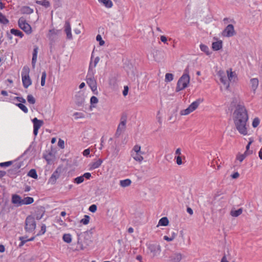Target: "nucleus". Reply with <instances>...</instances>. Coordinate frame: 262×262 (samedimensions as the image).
I'll return each instance as SVG.
<instances>
[{
  "mask_svg": "<svg viewBox=\"0 0 262 262\" xmlns=\"http://www.w3.org/2000/svg\"><path fill=\"white\" fill-rule=\"evenodd\" d=\"M30 69L27 66L23 68L21 72V79L23 86L27 89L32 84V80L29 76Z\"/></svg>",
  "mask_w": 262,
  "mask_h": 262,
  "instance_id": "4",
  "label": "nucleus"
},
{
  "mask_svg": "<svg viewBox=\"0 0 262 262\" xmlns=\"http://www.w3.org/2000/svg\"><path fill=\"white\" fill-rule=\"evenodd\" d=\"M235 34V31L232 25H228L223 30L222 35L223 36L230 37Z\"/></svg>",
  "mask_w": 262,
  "mask_h": 262,
  "instance_id": "10",
  "label": "nucleus"
},
{
  "mask_svg": "<svg viewBox=\"0 0 262 262\" xmlns=\"http://www.w3.org/2000/svg\"><path fill=\"white\" fill-rule=\"evenodd\" d=\"M83 177L82 176L78 177L74 179V182L77 184H81L84 181Z\"/></svg>",
  "mask_w": 262,
  "mask_h": 262,
  "instance_id": "41",
  "label": "nucleus"
},
{
  "mask_svg": "<svg viewBox=\"0 0 262 262\" xmlns=\"http://www.w3.org/2000/svg\"><path fill=\"white\" fill-rule=\"evenodd\" d=\"M61 169L58 167L56 170L53 173L49 180V183L54 184L56 183L57 179L59 177Z\"/></svg>",
  "mask_w": 262,
  "mask_h": 262,
  "instance_id": "13",
  "label": "nucleus"
},
{
  "mask_svg": "<svg viewBox=\"0 0 262 262\" xmlns=\"http://www.w3.org/2000/svg\"><path fill=\"white\" fill-rule=\"evenodd\" d=\"M38 48L37 46H35L33 49V56L32 59V64L33 68H35L37 58V54H38Z\"/></svg>",
  "mask_w": 262,
  "mask_h": 262,
  "instance_id": "19",
  "label": "nucleus"
},
{
  "mask_svg": "<svg viewBox=\"0 0 262 262\" xmlns=\"http://www.w3.org/2000/svg\"><path fill=\"white\" fill-rule=\"evenodd\" d=\"M98 2L102 4L105 7L110 8L113 7V3L111 0H98Z\"/></svg>",
  "mask_w": 262,
  "mask_h": 262,
  "instance_id": "25",
  "label": "nucleus"
},
{
  "mask_svg": "<svg viewBox=\"0 0 262 262\" xmlns=\"http://www.w3.org/2000/svg\"><path fill=\"white\" fill-rule=\"evenodd\" d=\"M46 77H47L46 72L45 71H44L42 73L41 77V85L42 86H43L45 85Z\"/></svg>",
  "mask_w": 262,
  "mask_h": 262,
  "instance_id": "37",
  "label": "nucleus"
},
{
  "mask_svg": "<svg viewBox=\"0 0 262 262\" xmlns=\"http://www.w3.org/2000/svg\"><path fill=\"white\" fill-rule=\"evenodd\" d=\"M96 40L99 42L100 46H103L104 44V41L102 39L100 35L98 34L97 35Z\"/></svg>",
  "mask_w": 262,
  "mask_h": 262,
  "instance_id": "49",
  "label": "nucleus"
},
{
  "mask_svg": "<svg viewBox=\"0 0 262 262\" xmlns=\"http://www.w3.org/2000/svg\"><path fill=\"white\" fill-rule=\"evenodd\" d=\"M16 105L17 106H18L25 113H27L28 112V110L27 107L23 103H16Z\"/></svg>",
  "mask_w": 262,
  "mask_h": 262,
  "instance_id": "35",
  "label": "nucleus"
},
{
  "mask_svg": "<svg viewBox=\"0 0 262 262\" xmlns=\"http://www.w3.org/2000/svg\"><path fill=\"white\" fill-rule=\"evenodd\" d=\"M21 12L23 13L31 14V13H33V10L32 9L30 8L29 7L26 6V7H24L21 9Z\"/></svg>",
  "mask_w": 262,
  "mask_h": 262,
  "instance_id": "32",
  "label": "nucleus"
},
{
  "mask_svg": "<svg viewBox=\"0 0 262 262\" xmlns=\"http://www.w3.org/2000/svg\"><path fill=\"white\" fill-rule=\"evenodd\" d=\"M251 87L254 92H255L258 88L259 81L257 78H252L250 80Z\"/></svg>",
  "mask_w": 262,
  "mask_h": 262,
  "instance_id": "22",
  "label": "nucleus"
},
{
  "mask_svg": "<svg viewBox=\"0 0 262 262\" xmlns=\"http://www.w3.org/2000/svg\"><path fill=\"white\" fill-rule=\"evenodd\" d=\"M32 121L33 123V134L35 136H37L39 129L43 124V121L37 118H34Z\"/></svg>",
  "mask_w": 262,
  "mask_h": 262,
  "instance_id": "11",
  "label": "nucleus"
},
{
  "mask_svg": "<svg viewBox=\"0 0 262 262\" xmlns=\"http://www.w3.org/2000/svg\"><path fill=\"white\" fill-rule=\"evenodd\" d=\"M223 48V41L221 40L213 42L212 43V49L213 51H219Z\"/></svg>",
  "mask_w": 262,
  "mask_h": 262,
  "instance_id": "18",
  "label": "nucleus"
},
{
  "mask_svg": "<svg viewBox=\"0 0 262 262\" xmlns=\"http://www.w3.org/2000/svg\"><path fill=\"white\" fill-rule=\"evenodd\" d=\"M19 241H20V243L19 245V247H22L25 245V244L26 242H28V241H27V239H26V238L24 236L19 237Z\"/></svg>",
  "mask_w": 262,
  "mask_h": 262,
  "instance_id": "46",
  "label": "nucleus"
},
{
  "mask_svg": "<svg viewBox=\"0 0 262 262\" xmlns=\"http://www.w3.org/2000/svg\"><path fill=\"white\" fill-rule=\"evenodd\" d=\"M131 152L138 153V152H143L141 151V146L137 144L134 146Z\"/></svg>",
  "mask_w": 262,
  "mask_h": 262,
  "instance_id": "42",
  "label": "nucleus"
},
{
  "mask_svg": "<svg viewBox=\"0 0 262 262\" xmlns=\"http://www.w3.org/2000/svg\"><path fill=\"white\" fill-rule=\"evenodd\" d=\"M202 102L203 99H196L191 103L187 108L181 110L180 113V115L182 116H186L190 114L191 113L194 111Z\"/></svg>",
  "mask_w": 262,
  "mask_h": 262,
  "instance_id": "6",
  "label": "nucleus"
},
{
  "mask_svg": "<svg viewBox=\"0 0 262 262\" xmlns=\"http://www.w3.org/2000/svg\"><path fill=\"white\" fill-rule=\"evenodd\" d=\"M99 60H100L99 57H96L95 58V59H94V60L93 62H92V61H91L90 63H92V67H91V70H93V69H94V68H95L96 67V66H97V63H98L99 62Z\"/></svg>",
  "mask_w": 262,
  "mask_h": 262,
  "instance_id": "45",
  "label": "nucleus"
},
{
  "mask_svg": "<svg viewBox=\"0 0 262 262\" xmlns=\"http://www.w3.org/2000/svg\"><path fill=\"white\" fill-rule=\"evenodd\" d=\"M173 79V75L171 73H166L165 77V81L166 82H170Z\"/></svg>",
  "mask_w": 262,
  "mask_h": 262,
  "instance_id": "36",
  "label": "nucleus"
},
{
  "mask_svg": "<svg viewBox=\"0 0 262 262\" xmlns=\"http://www.w3.org/2000/svg\"><path fill=\"white\" fill-rule=\"evenodd\" d=\"M36 227L35 218L32 215L28 216L25 220V230L27 232H33Z\"/></svg>",
  "mask_w": 262,
  "mask_h": 262,
  "instance_id": "5",
  "label": "nucleus"
},
{
  "mask_svg": "<svg viewBox=\"0 0 262 262\" xmlns=\"http://www.w3.org/2000/svg\"><path fill=\"white\" fill-rule=\"evenodd\" d=\"M103 161L99 159L96 161L93 162L90 164V170H93L99 167L102 164Z\"/></svg>",
  "mask_w": 262,
  "mask_h": 262,
  "instance_id": "21",
  "label": "nucleus"
},
{
  "mask_svg": "<svg viewBox=\"0 0 262 262\" xmlns=\"http://www.w3.org/2000/svg\"><path fill=\"white\" fill-rule=\"evenodd\" d=\"M259 123H260L259 119L258 117H255L252 121V126L254 128L257 127L259 125Z\"/></svg>",
  "mask_w": 262,
  "mask_h": 262,
  "instance_id": "40",
  "label": "nucleus"
},
{
  "mask_svg": "<svg viewBox=\"0 0 262 262\" xmlns=\"http://www.w3.org/2000/svg\"><path fill=\"white\" fill-rule=\"evenodd\" d=\"M163 238L164 240H165L167 242H171L173 240V238H172L171 236L168 237L166 235L164 236Z\"/></svg>",
  "mask_w": 262,
  "mask_h": 262,
  "instance_id": "59",
  "label": "nucleus"
},
{
  "mask_svg": "<svg viewBox=\"0 0 262 262\" xmlns=\"http://www.w3.org/2000/svg\"><path fill=\"white\" fill-rule=\"evenodd\" d=\"M92 64H90L89 69L86 76V83L90 86L92 91L94 92L97 90L96 81L94 76V71L91 70Z\"/></svg>",
  "mask_w": 262,
  "mask_h": 262,
  "instance_id": "3",
  "label": "nucleus"
},
{
  "mask_svg": "<svg viewBox=\"0 0 262 262\" xmlns=\"http://www.w3.org/2000/svg\"><path fill=\"white\" fill-rule=\"evenodd\" d=\"M18 25L19 27L27 34H30L32 33V30L31 26L26 22L24 17H20L19 19Z\"/></svg>",
  "mask_w": 262,
  "mask_h": 262,
  "instance_id": "7",
  "label": "nucleus"
},
{
  "mask_svg": "<svg viewBox=\"0 0 262 262\" xmlns=\"http://www.w3.org/2000/svg\"><path fill=\"white\" fill-rule=\"evenodd\" d=\"M249 116L246 107L243 105H237L233 113V121L236 129L243 135H248V121Z\"/></svg>",
  "mask_w": 262,
  "mask_h": 262,
  "instance_id": "1",
  "label": "nucleus"
},
{
  "mask_svg": "<svg viewBox=\"0 0 262 262\" xmlns=\"http://www.w3.org/2000/svg\"><path fill=\"white\" fill-rule=\"evenodd\" d=\"M6 174V172L5 171L0 170V179H2L3 177L5 176Z\"/></svg>",
  "mask_w": 262,
  "mask_h": 262,
  "instance_id": "63",
  "label": "nucleus"
},
{
  "mask_svg": "<svg viewBox=\"0 0 262 262\" xmlns=\"http://www.w3.org/2000/svg\"><path fill=\"white\" fill-rule=\"evenodd\" d=\"M10 32L12 34L16 36H18L20 38H23V37L24 36L23 33L19 30L11 29L10 30Z\"/></svg>",
  "mask_w": 262,
  "mask_h": 262,
  "instance_id": "28",
  "label": "nucleus"
},
{
  "mask_svg": "<svg viewBox=\"0 0 262 262\" xmlns=\"http://www.w3.org/2000/svg\"><path fill=\"white\" fill-rule=\"evenodd\" d=\"M12 161H7L5 162H2L0 163V167H8L10 166L11 165H12Z\"/></svg>",
  "mask_w": 262,
  "mask_h": 262,
  "instance_id": "48",
  "label": "nucleus"
},
{
  "mask_svg": "<svg viewBox=\"0 0 262 262\" xmlns=\"http://www.w3.org/2000/svg\"><path fill=\"white\" fill-rule=\"evenodd\" d=\"M147 249L152 253L153 257L159 255L161 252V247L159 244H149L147 246Z\"/></svg>",
  "mask_w": 262,
  "mask_h": 262,
  "instance_id": "8",
  "label": "nucleus"
},
{
  "mask_svg": "<svg viewBox=\"0 0 262 262\" xmlns=\"http://www.w3.org/2000/svg\"><path fill=\"white\" fill-rule=\"evenodd\" d=\"M57 34V31L55 30V29L50 30L48 36L49 37H50L51 36L53 35H56Z\"/></svg>",
  "mask_w": 262,
  "mask_h": 262,
  "instance_id": "54",
  "label": "nucleus"
},
{
  "mask_svg": "<svg viewBox=\"0 0 262 262\" xmlns=\"http://www.w3.org/2000/svg\"><path fill=\"white\" fill-rule=\"evenodd\" d=\"M27 99L28 102L31 104H34L35 103V99L32 95H28Z\"/></svg>",
  "mask_w": 262,
  "mask_h": 262,
  "instance_id": "43",
  "label": "nucleus"
},
{
  "mask_svg": "<svg viewBox=\"0 0 262 262\" xmlns=\"http://www.w3.org/2000/svg\"><path fill=\"white\" fill-rule=\"evenodd\" d=\"M82 176L83 177V179H84V178L86 179L89 180L91 177V174L90 172H86L84 173Z\"/></svg>",
  "mask_w": 262,
  "mask_h": 262,
  "instance_id": "57",
  "label": "nucleus"
},
{
  "mask_svg": "<svg viewBox=\"0 0 262 262\" xmlns=\"http://www.w3.org/2000/svg\"><path fill=\"white\" fill-rule=\"evenodd\" d=\"M28 176L33 178V179H37V177H38L36 171L35 169H31L29 171V172L28 173Z\"/></svg>",
  "mask_w": 262,
  "mask_h": 262,
  "instance_id": "31",
  "label": "nucleus"
},
{
  "mask_svg": "<svg viewBox=\"0 0 262 262\" xmlns=\"http://www.w3.org/2000/svg\"><path fill=\"white\" fill-rule=\"evenodd\" d=\"M22 200L21 197L17 194H14L12 197V202L13 204L17 205V206H21Z\"/></svg>",
  "mask_w": 262,
  "mask_h": 262,
  "instance_id": "20",
  "label": "nucleus"
},
{
  "mask_svg": "<svg viewBox=\"0 0 262 262\" xmlns=\"http://www.w3.org/2000/svg\"><path fill=\"white\" fill-rule=\"evenodd\" d=\"M160 39H161V41L164 42V43H166L167 42V38H166V36H165L164 35L161 36Z\"/></svg>",
  "mask_w": 262,
  "mask_h": 262,
  "instance_id": "62",
  "label": "nucleus"
},
{
  "mask_svg": "<svg viewBox=\"0 0 262 262\" xmlns=\"http://www.w3.org/2000/svg\"><path fill=\"white\" fill-rule=\"evenodd\" d=\"M36 3L38 4L42 5L46 7H48L50 6V3L48 1L43 0L42 1H37Z\"/></svg>",
  "mask_w": 262,
  "mask_h": 262,
  "instance_id": "44",
  "label": "nucleus"
},
{
  "mask_svg": "<svg viewBox=\"0 0 262 262\" xmlns=\"http://www.w3.org/2000/svg\"><path fill=\"white\" fill-rule=\"evenodd\" d=\"M182 259V255L180 253H175L169 258V262H180Z\"/></svg>",
  "mask_w": 262,
  "mask_h": 262,
  "instance_id": "14",
  "label": "nucleus"
},
{
  "mask_svg": "<svg viewBox=\"0 0 262 262\" xmlns=\"http://www.w3.org/2000/svg\"><path fill=\"white\" fill-rule=\"evenodd\" d=\"M15 99L21 103H25L26 102V100L23 97H16Z\"/></svg>",
  "mask_w": 262,
  "mask_h": 262,
  "instance_id": "55",
  "label": "nucleus"
},
{
  "mask_svg": "<svg viewBox=\"0 0 262 262\" xmlns=\"http://www.w3.org/2000/svg\"><path fill=\"white\" fill-rule=\"evenodd\" d=\"M176 156H181V149L180 148H178L176 149L175 151Z\"/></svg>",
  "mask_w": 262,
  "mask_h": 262,
  "instance_id": "58",
  "label": "nucleus"
},
{
  "mask_svg": "<svg viewBox=\"0 0 262 262\" xmlns=\"http://www.w3.org/2000/svg\"><path fill=\"white\" fill-rule=\"evenodd\" d=\"M131 180L130 179H127L125 180H121L120 181V185L123 187H125L129 186L131 184Z\"/></svg>",
  "mask_w": 262,
  "mask_h": 262,
  "instance_id": "29",
  "label": "nucleus"
},
{
  "mask_svg": "<svg viewBox=\"0 0 262 262\" xmlns=\"http://www.w3.org/2000/svg\"><path fill=\"white\" fill-rule=\"evenodd\" d=\"M90 217L88 215H85L84 217L80 221V223L83 224V225H88L90 222Z\"/></svg>",
  "mask_w": 262,
  "mask_h": 262,
  "instance_id": "34",
  "label": "nucleus"
},
{
  "mask_svg": "<svg viewBox=\"0 0 262 262\" xmlns=\"http://www.w3.org/2000/svg\"><path fill=\"white\" fill-rule=\"evenodd\" d=\"M0 23L5 25L9 23V20L1 12H0Z\"/></svg>",
  "mask_w": 262,
  "mask_h": 262,
  "instance_id": "33",
  "label": "nucleus"
},
{
  "mask_svg": "<svg viewBox=\"0 0 262 262\" xmlns=\"http://www.w3.org/2000/svg\"><path fill=\"white\" fill-rule=\"evenodd\" d=\"M169 224V220L167 217H163L160 219L157 227L159 226H166Z\"/></svg>",
  "mask_w": 262,
  "mask_h": 262,
  "instance_id": "23",
  "label": "nucleus"
},
{
  "mask_svg": "<svg viewBox=\"0 0 262 262\" xmlns=\"http://www.w3.org/2000/svg\"><path fill=\"white\" fill-rule=\"evenodd\" d=\"M226 74L223 71L220 70L217 72V75L220 78L221 83L223 84L226 89H228L230 86V83L228 80V77Z\"/></svg>",
  "mask_w": 262,
  "mask_h": 262,
  "instance_id": "9",
  "label": "nucleus"
},
{
  "mask_svg": "<svg viewBox=\"0 0 262 262\" xmlns=\"http://www.w3.org/2000/svg\"><path fill=\"white\" fill-rule=\"evenodd\" d=\"M62 239L64 242L69 244L72 242V236L70 233L64 234Z\"/></svg>",
  "mask_w": 262,
  "mask_h": 262,
  "instance_id": "30",
  "label": "nucleus"
},
{
  "mask_svg": "<svg viewBox=\"0 0 262 262\" xmlns=\"http://www.w3.org/2000/svg\"><path fill=\"white\" fill-rule=\"evenodd\" d=\"M190 80L189 71L186 69L177 82L176 91L178 92L187 88L190 83Z\"/></svg>",
  "mask_w": 262,
  "mask_h": 262,
  "instance_id": "2",
  "label": "nucleus"
},
{
  "mask_svg": "<svg viewBox=\"0 0 262 262\" xmlns=\"http://www.w3.org/2000/svg\"><path fill=\"white\" fill-rule=\"evenodd\" d=\"M246 158V155H245V154H239V155H237L236 156V160L239 161V162H242L243 161V160L245 159Z\"/></svg>",
  "mask_w": 262,
  "mask_h": 262,
  "instance_id": "47",
  "label": "nucleus"
},
{
  "mask_svg": "<svg viewBox=\"0 0 262 262\" xmlns=\"http://www.w3.org/2000/svg\"><path fill=\"white\" fill-rule=\"evenodd\" d=\"M200 48L201 50L205 53L206 55H209L210 54V49L206 45L201 43L200 45Z\"/></svg>",
  "mask_w": 262,
  "mask_h": 262,
  "instance_id": "26",
  "label": "nucleus"
},
{
  "mask_svg": "<svg viewBox=\"0 0 262 262\" xmlns=\"http://www.w3.org/2000/svg\"><path fill=\"white\" fill-rule=\"evenodd\" d=\"M126 126V121L123 120L121 121L119 124L118 125V126L117 127V129L116 133V136L117 137H119L122 133L125 130Z\"/></svg>",
  "mask_w": 262,
  "mask_h": 262,
  "instance_id": "15",
  "label": "nucleus"
},
{
  "mask_svg": "<svg viewBox=\"0 0 262 262\" xmlns=\"http://www.w3.org/2000/svg\"><path fill=\"white\" fill-rule=\"evenodd\" d=\"M221 262H229L226 256H224L221 260Z\"/></svg>",
  "mask_w": 262,
  "mask_h": 262,
  "instance_id": "64",
  "label": "nucleus"
},
{
  "mask_svg": "<svg viewBox=\"0 0 262 262\" xmlns=\"http://www.w3.org/2000/svg\"><path fill=\"white\" fill-rule=\"evenodd\" d=\"M71 30V26L70 21H66L64 26V31L66 34L67 39L72 40L73 39Z\"/></svg>",
  "mask_w": 262,
  "mask_h": 262,
  "instance_id": "12",
  "label": "nucleus"
},
{
  "mask_svg": "<svg viewBox=\"0 0 262 262\" xmlns=\"http://www.w3.org/2000/svg\"><path fill=\"white\" fill-rule=\"evenodd\" d=\"M90 102L91 105L95 107V106L94 104H96L98 102V99L96 96H93L91 98Z\"/></svg>",
  "mask_w": 262,
  "mask_h": 262,
  "instance_id": "39",
  "label": "nucleus"
},
{
  "mask_svg": "<svg viewBox=\"0 0 262 262\" xmlns=\"http://www.w3.org/2000/svg\"><path fill=\"white\" fill-rule=\"evenodd\" d=\"M46 232V226L42 224L41 226V229L39 232L37 234L36 236H40L44 234Z\"/></svg>",
  "mask_w": 262,
  "mask_h": 262,
  "instance_id": "38",
  "label": "nucleus"
},
{
  "mask_svg": "<svg viewBox=\"0 0 262 262\" xmlns=\"http://www.w3.org/2000/svg\"><path fill=\"white\" fill-rule=\"evenodd\" d=\"M97 208V206L95 204H93L90 206L89 210L90 211H91L93 213H94L96 211Z\"/></svg>",
  "mask_w": 262,
  "mask_h": 262,
  "instance_id": "51",
  "label": "nucleus"
},
{
  "mask_svg": "<svg viewBox=\"0 0 262 262\" xmlns=\"http://www.w3.org/2000/svg\"><path fill=\"white\" fill-rule=\"evenodd\" d=\"M253 141H254L253 138H249V142H248L247 145L246 146V151L245 152V154L249 150V149L250 148V146L251 144L253 142Z\"/></svg>",
  "mask_w": 262,
  "mask_h": 262,
  "instance_id": "50",
  "label": "nucleus"
},
{
  "mask_svg": "<svg viewBox=\"0 0 262 262\" xmlns=\"http://www.w3.org/2000/svg\"><path fill=\"white\" fill-rule=\"evenodd\" d=\"M243 212V209L239 208L237 210H232L230 212V215L233 217H237Z\"/></svg>",
  "mask_w": 262,
  "mask_h": 262,
  "instance_id": "27",
  "label": "nucleus"
},
{
  "mask_svg": "<svg viewBox=\"0 0 262 262\" xmlns=\"http://www.w3.org/2000/svg\"><path fill=\"white\" fill-rule=\"evenodd\" d=\"M58 146L60 147L61 149H63L64 148V142L63 140L59 139L58 142Z\"/></svg>",
  "mask_w": 262,
  "mask_h": 262,
  "instance_id": "53",
  "label": "nucleus"
},
{
  "mask_svg": "<svg viewBox=\"0 0 262 262\" xmlns=\"http://www.w3.org/2000/svg\"><path fill=\"white\" fill-rule=\"evenodd\" d=\"M239 177V174L238 172H235L231 175V177L233 179H237Z\"/></svg>",
  "mask_w": 262,
  "mask_h": 262,
  "instance_id": "60",
  "label": "nucleus"
},
{
  "mask_svg": "<svg viewBox=\"0 0 262 262\" xmlns=\"http://www.w3.org/2000/svg\"><path fill=\"white\" fill-rule=\"evenodd\" d=\"M175 159L176 160V163L178 165H180L182 164L183 162L181 156H175Z\"/></svg>",
  "mask_w": 262,
  "mask_h": 262,
  "instance_id": "52",
  "label": "nucleus"
},
{
  "mask_svg": "<svg viewBox=\"0 0 262 262\" xmlns=\"http://www.w3.org/2000/svg\"><path fill=\"white\" fill-rule=\"evenodd\" d=\"M227 76L228 77V80L230 83V81H234L236 78V73L233 72L231 69H229L226 71Z\"/></svg>",
  "mask_w": 262,
  "mask_h": 262,
  "instance_id": "16",
  "label": "nucleus"
},
{
  "mask_svg": "<svg viewBox=\"0 0 262 262\" xmlns=\"http://www.w3.org/2000/svg\"><path fill=\"white\" fill-rule=\"evenodd\" d=\"M90 154V150L89 148L86 149L83 151V155L85 157H88L89 156Z\"/></svg>",
  "mask_w": 262,
  "mask_h": 262,
  "instance_id": "56",
  "label": "nucleus"
},
{
  "mask_svg": "<svg viewBox=\"0 0 262 262\" xmlns=\"http://www.w3.org/2000/svg\"><path fill=\"white\" fill-rule=\"evenodd\" d=\"M128 91V89L127 86H124V90L123 91V95L124 96H126Z\"/></svg>",
  "mask_w": 262,
  "mask_h": 262,
  "instance_id": "61",
  "label": "nucleus"
},
{
  "mask_svg": "<svg viewBox=\"0 0 262 262\" xmlns=\"http://www.w3.org/2000/svg\"><path fill=\"white\" fill-rule=\"evenodd\" d=\"M144 152H131V156L132 158L136 161L141 163L143 160V157L142 156V155H143Z\"/></svg>",
  "mask_w": 262,
  "mask_h": 262,
  "instance_id": "17",
  "label": "nucleus"
},
{
  "mask_svg": "<svg viewBox=\"0 0 262 262\" xmlns=\"http://www.w3.org/2000/svg\"><path fill=\"white\" fill-rule=\"evenodd\" d=\"M34 202V199L32 197L27 196L22 200L21 204L29 205Z\"/></svg>",
  "mask_w": 262,
  "mask_h": 262,
  "instance_id": "24",
  "label": "nucleus"
}]
</instances>
